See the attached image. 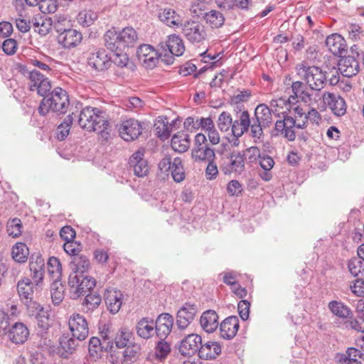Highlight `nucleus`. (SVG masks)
I'll list each match as a JSON object with an SVG mask.
<instances>
[{"label": "nucleus", "instance_id": "1", "mask_svg": "<svg viewBox=\"0 0 364 364\" xmlns=\"http://www.w3.org/2000/svg\"><path fill=\"white\" fill-rule=\"evenodd\" d=\"M78 124L83 129L97 132L101 137L107 139L109 122L101 115L97 108L86 107L80 113Z\"/></svg>", "mask_w": 364, "mask_h": 364}, {"label": "nucleus", "instance_id": "2", "mask_svg": "<svg viewBox=\"0 0 364 364\" xmlns=\"http://www.w3.org/2000/svg\"><path fill=\"white\" fill-rule=\"evenodd\" d=\"M296 72L299 77L303 79L311 91L318 92L326 85V75L319 67L309 65L303 61L296 65Z\"/></svg>", "mask_w": 364, "mask_h": 364}, {"label": "nucleus", "instance_id": "3", "mask_svg": "<svg viewBox=\"0 0 364 364\" xmlns=\"http://www.w3.org/2000/svg\"><path fill=\"white\" fill-rule=\"evenodd\" d=\"M69 106V98L67 92L60 87L55 88L50 93L44 96L40 103L38 112L41 115H46L50 110L64 114Z\"/></svg>", "mask_w": 364, "mask_h": 364}, {"label": "nucleus", "instance_id": "4", "mask_svg": "<svg viewBox=\"0 0 364 364\" xmlns=\"http://www.w3.org/2000/svg\"><path fill=\"white\" fill-rule=\"evenodd\" d=\"M160 58L166 65H171L174 56H181L185 51V45L182 38L178 35H170L165 42L159 44Z\"/></svg>", "mask_w": 364, "mask_h": 364}, {"label": "nucleus", "instance_id": "5", "mask_svg": "<svg viewBox=\"0 0 364 364\" xmlns=\"http://www.w3.org/2000/svg\"><path fill=\"white\" fill-rule=\"evenodd\" d=\"M95 284V279L91 277L70 273L68 278L70 297L73 299H78L92 289Z\"/></svg>", "mask_w": 364, "mask_h": 364}, {"label": "nucleus", "instance_id": "6", "mask_svg": "<svg viewBox=\"0 0 364 364\" xmlns=\"http://www.w3.org/2000/svg\"><path fill=\"white\" fill-rule=\"evenodd\" d=\"M191 158L194 162H206L215 160V149L211 148L204 134L198 133L195 136L191 149Z\"/></svg>", "mask_w": 364, "mask_h": 364}, {"label": "nucleus", "instance_id": "7", "mask_svg": "<svg viewBox=\"0 0 364 364\" xmlns=\"http://www.w3.org/2000/svg\"><path fill=\"white\" fill-rule=\"evenodd\" d=\"M181 26L182 34L191 43H200L207 38L205 28L198 21L188 20Z\"/></svg>", "mask_w": 364, "mask_h": 364}, {"label": "nucleus", "instance_id": "8", "mask_svg": "<svg viewBox=\"0 0 364 364\" xmlns=\"http://www.w3.org/2000/svg\"><path fill=\"white\" fill-rule=\"evenodd\" d=\"M294 128H297L296 119L291 116L284 114L282 119H279L275 122V134L274 135L293 141L296 139Z\"/></svg>", "mask_w": 364, "mask_h": 364}, {"label": "nucleus", "instance_id": "9", "mask_svg": "<svg viewBox=\"0 0 364 364\" xmlns=\"http://www.w3.org/2000/svg\"><path fill=\"white\" fill-rule=\"evenodd\" d=\"M306 85V83L295 81L291 84V90L296 98L309 107H312L321 100V97L318 92L307 90Z\"/></svg>", "mask_w": 364, "mask_h": 364}, {"label": "nucleus", "instance_id": "10", "mask_svg": "<svg viewBox=\"0 0 364 364\" xmlns=\"http://www.w3.org/2000/svg\"><path fill=\"white\" fill-rule=\"evenodd\" d=\"M68 325L73 337L77 340L83 341L88 336L89 328L87 321L80 314H73L69 318Z\"/></svg>", "mask_w": 364, "mask_h": 364}, {"label": "nucleus", "instance_id": "11", "mask_svg": "<svg viewBox=\"0 0 364 364\" xmlns=\"http://www.w3.org/2000/svg\"><path fill=\"white\" fill-rule=\"evenodd\" d=\"M29 88L30 90H36L41 96H46L51 89V84L48 77L36 70L29 73Z\"/></svg>", "mask_w": 364, "mask_h": 364}, {"label": "nucleus", "instance_id": "12", "mask_svg": "<svg viewBox=\"0 0 364 364\" xmlns=\"http://www.w3.org/2000/svg\"><path fill=\"white\" fill-rule=\"evenodd\" d=\"M198 312L196 304L185 303L177 311L176 325L181 330L186 329L194 320Z\"/></svg>", "mask_w": 364, "mask_h": 364}, {"label": "nucleus", "instance_id": "13", "mask_svg": "<svg viewBox=\"0 0 364 364\" xmlns=\"http://www.w3.org/2000/svg\"><path fill=\"white\" fill-rule=\"evenodd\" d=\"M120 136L127 141H133L141 134L142 127L140 122L134 119H127L119 126Z\"/></svg>", "mask_w": 364, "mask_h": 364}, {"label": "nucleus", "instance_id": "14", "mask_svg": "<svg viewBox=\"0 0 364 364\" xmlns=\"http://www.w3.org/2000/svg\"><path fill=\"white\" fill-rule=\"evenodd\" d=\"M137 58L143 66L153 68L160 58L159 50H155L150 45L140 46L137 50Z\"/></svg>", "mask_w": 364, "mask_h": 364}, {"label": "nucleus", "instance_id": "15", "mask_svg": "<svg viewBox=\"0 0 364 364\" xmlns=\"http://www.w3.org/2000/svg\"><path fill=\"white\" fill-rule=\"evenodd\" d=\"M202 338L197 334H189L181 342L178 350L183 356H192L196 353L199 355Z\"/></svg>", "mask_w": 364, "mask_h": 364}, {"label": "nucleus", "instance_id": "16", "mask_svg": "<svg viewBox=\"0 0 364 364\" xmlns=\"http://www.w3.org/2000/svg\"><path fill=\"white\" fill-rule=\"evenodd\" d=\"M122 292L114 288H109L104 293V299L109 311L115 314L119 312L123 302Z\"/></svg>", "mask_w": 364, "mask_h": 364}, {"label": "nucleus", "instance_id": "17", "mask_svg": "<svg viewBox=\"0 0 364 364\" xmlns=\"http://www.w3.org/2000/svg\"><path fill=\"white\" fill-rule=\"evenodd\" d=\"M129 164L133 168L134 173L139 177L146 176L149 172V165L144 159V149H139L129 158Z\"/></svg>", "mask_w": 364, "mask_h": 364}, {"label": "nucleus", "instance_id": "18", "mask_svg": "<svg viewBox=\"0 0 364 364\" xmlns=\"http://www.w3.org/2000/svg\"><path fill=\"white\" fill-rule=\"evenodd\" d=\"M321 97L324 103L330 107L334 114L338 117L345 114L346 105L345 100L341 97L330 92H324Z\"/></svg>", "mask_w": 364, "mask_h": 364}, {"label": "nucleus", "instance_id": "19", "mask_svg": "<svg viewBox=\"0 0 364 364\" xmlns=\"http://www.w3.org/2000/svg\"><path fill=\"white\" fill-rule=\"evenodd\" d=\"M338 65L340 73L346 77L356 75L360 70L359 62L354 56L351 55L341 58Z\"/></svg>", "mask_w": 364, "mask_h": 364}, {"label": "nucleus", "instance_id": "20", "mask_svg": "<svg viewBox=\"0 0 364 364\" xmlns=\"http://www.w3.org/2000/svg\"><path fill=\"white\" fill-rule=\"evenodd\" d=\"M16 287L21 301L27 306L33 304V284L31 280L24 277L18 282Z\"/></svg>", "mask_w": 364, "mask_h": 364}, {"label": "nucleus", "instance_id": "21", "mask_svg": "<svg viewBox=\"0 0 364 364\" xmlns=\"http://www.w3.org/2000/svg\"><path fill=\"white\" fill-rule=\"evenodd\" d=\"M173 318L169 314H160L154 322L156 334L159 338H166L171 331Z\"/></svg>", "mask_w": 364, "mask_h": 364}, {"label": "nucleus", "instance_id": "22", "mask_svg": "<svg viewBox=\"0 0 364 364\" xmlns=\"http://www.w3.org/2000/svg\"><path fill=\"white\" fill-rule=\"evenodd\" d=\"M88 65L97 70H107L112 65V60L105 50H99L90 54Z\"/></svg>", "mask_w": 364, "mask_h": 364}, {"label": "nucleus", "instance_id": "23", "mask_svg": "<svg viewBox=\"0 0 364 364\" xmlns=\"http://www.w3.org/2000/svg\"><path fill=\"white\" fill-rule=\"evenodd\" d=\"M239 328V319L236 316L226 318L220 326V336L224 339L234 338Z\"/></svg>", "mask_w": 364, "mask_h": 364}, {"label": "nucleus", "instance_id": "24", "mask_svg": "<svg viewBox=\"0 0 364 364\" xmlns=\"http://www.w3.org/2000/svg\"><path fill=\"white\" fill-rule=\"evenodd\" d=\"M80 32L75 29L64 30L58 37V42L65 48H74L82 41Z\"/></svg>", "mask_w": 364, "mask_h": 364}, {"label": "nucleus", "instance_id": "25", "mask_svg": "<svg viewBox=\"0 0 364 364\" xmlns=\"http://www.w3.org/2000/svg\"><path fill=\"white\" fill-rule=\"evenodd\" d=\"M326 46L334 55H341L347 48L345 39L338 33L328 36L326 39Z\"/></svg>", "mask_w": 364, "mask_h": 364}, {"label": "nucleus", "instance_id": "26", "mask_svg": "<svg viewBox=\"0 0 364 364\" xmlns=\"http://www.w3.org/2000/svg\"><path fill=\"white\" fill-rule=\"evenodd\" d=\"M9 338L14 343H23L29 335L27 327L23 323L16 322L6 331Z\"/></svg>", "mask_w": 364, "mask_h": 364}, {"label": "nucleus", "instance_id": "27", "mask_svg": "<svg viewBox=\"0 0 364 364\" xmlns=\"http://www.w3.org/2000/svg\"><path fill=\"white\" fill-rule=\"evenodd\" d=\"M250 126V117L247 111L242 112L238 119L232 121V133L236 138H239L247 132Z\"/></svg>", "mask_w": 364, "mask_h": 364}, {"label": "nucleus", "instance_id": "28", "mask_svg": "<svg viewBox=\"0 0 364 364\" xmlns=\"http://www.w3.org/2000/svg\"><path fill=\"white\" fill-rule=\"evenodd\" d=\"M328 308L332 314L342 320L351 319L353 316L352 310L344 303L336 300L328 304Z\"/></svg>", "mask_w": 364, "mask_h": 364}, {"label": "nucleus", "instance_id": "29", "mask_svg": "<svg viewBox=\"0 0 364 364\" xmlns=\"http://www.w3.org/2000/svg\"><path fill=\"white\" fill-rule=\"evenodd\" d=\"M202 328L207 333L214 332L218 327V316L213 310L204 311L200 318Z\"/></svg>", "mask_w": 364, "mask_h": 364}, {"label": "nucleus", "instance_id": "30", "mask_svg": "<svg viewBox=\"0 0 364 364\" xmlns=\"http://www.w3.org/2000/svg\"><path fill=\"white\" fill-rule=\"evenodd\" d=\"M221 353L220 345L215 341H208L200 345L199 358L203 360L215 359Z\"/></svg>", "mask_w": 364, "mask_h": 364}, {"label": "nucleus", "instance_id": "31", "mask_svg": "<svg viewBox=\"0 0 364 364\" xmlns=\"http://www.w3.org/2000/svg\"><path fill=\"white\" fill-rule=\"evenodd\" d=\"M245 168L244 154L239 151H233L230 155L229 168H222L225 174L231 171L241 173Z\"/></svg>", "mask_w": 364, "mask_h": 364}, {"label": "nucleus", "instance_id": "32", "mask_svg": "<svg viewBox=\"0 0 364 364\" xmlns=\"http://www.w3.org/2000/svg\"><path fill=\"white\" fill-rule=\"evenodd\" d=\"M137 335L144 339H149L156 333L154 321L148 318H142L136 326Z\"/></svg>", "mask_w": 364, "mask_h": 364}, {"label": "nucleus", "instance_id": "33", "mask_svg": "<svg viewBox=\"0 0 364 364\" xmlns=\"http://www.w3.org/2000/svg\"><path fill=\"white\" fill-rule=\"evenodd\" d=\"M171 144L175 151L180 153L186 151L190 146V139L188 134L184 132L175 134L171 139Z\"/></svg>", "mask_w": 364, "mask_h": 364}, {"label": "nucleus", "instance_id": "34", "mask_svg": "<svg viewBox=\"0 0 364 364\" xmlns=\"http://www.w3.org/2000/svg\"><path fill=\"white\" fill-rule=\"evenodd\" d=\"M159 18L167 26H179L182 24V20L180 16L173 9L167 8L161 11L159 14Z\"/></svg>", "mask_w": 364, "mask_h": 364}, {"label": "nucleus", "instance_id": "35", "mask_svg": "<svg viewBox=\"0 0 364 364\" xmlns=\"http://www.w3.org/2000/svg\"><path fill=\"white\" fill-rule=\"evenodd\" d=\"M272 112V111L268 106L260 104L257 106L255 110V118L253 119L264 125V127H269L273 122Z\"/></svg>", "mask_w": 364, "mask_h": 364}, {"label": "nucleus", "instance_id": "36", "mask_svg": "<svg viewBox=\"0 0 364 364\" xmlns=\"http://www.w3.org/2000/svg\"><path fill=\"white\" fill-rule=\"evenodd\" d=\"M105 42L107 49L112 52L121 51L124 49L119 33L114 31H108L105 34Z\"/></svg>", "mask_w": 364, "mask_h": 364}, {"label": "nucleus", "instance_id": "37", "mask_svg": "<svg viewBox=\"0 0 364 364\" xmlns=\"http://www.w3.org/2000/svg\"><path fill=\"white\" fill-rule=\"evenodd\" d=\"M203 20L212 28H220L225 22L223 14L217 10H211L204 14Z\"/></svg>", "mask_w": 364, "mask_h": 364}, {"label": "nucleus", "instance_id": "38", "mask_svg": "<svg viewBox=\"0 0 364 364\" xmlns=\"http://www.w3.org/2000/svg\"><path fill=\"white\" fill-rule=\"evenodd\" d=\"M33 307L38 311L36 319L37 326L41 329V333H43L50 328V319L48 313L43 310V308L39 304L33 302Z\"/></svg>", "mask_w": 364, "mask_h": 364}, {"label": "nucleus", "instance_id": "39", "mask_svg": "<svg viewBox=\"0 0 364 364\" xmlns=\"http://www.w3.org/2000/svg\"><path fill=\"white\" fill-rule=\"evenodd\" d=\"M71 268L73 271L71 273L83 275L90 268V261L84 255L76 256L71 262Z\"/></svg>", "mask_w": 364, "mask_h": 364}, {"label": "nucleus", "instance_id": "40", "mask_svg": "<svg viewBox=\"0 0 364 364\" xmlns=\"http://www.w3.org/2000/svg\"><path fill=\"white\" fill-rule=\"evenodd\" d=\"M29 255V250L26 245L23 242H17L12 247V258L18 263L26 262Z\"/></svg>", "mask_w": 364, "mask_h": 364}, {"label": "nucleus", "instance_id": "41", "mask_svg": "<svg viewBox=\"0 0 364 364\" xmlns=\"http://www.w3.org/2000/svg\"><path fill=\"white\" fill-rule=\"evenodd\" d=\"M124 48L135 43L138 40L136 31L132 27H126L119 32Z\"/></svg>", "mask_w": 364, "mask_h": 364}, {"label": "nucleus", "instance_id": "42", "mask_svg": "<svg viewBox=\"0 0 364 364\" xmlns=\"http://www.w3.org/2000/svg\"><path fill=\"white\" fill-rule=\"evenodd\" d=\"M101 301L102 297L100 294L93 292L87 294L82 302L83 311H92L100 306Z\"/></svg>", "mask_w": 364, "mask_h": 364}, {"label": "nucleus", "instance_id": "43", "mask_svg": "<svg viewBox=\"0 0 364 364\" xmlns=\"http://www.w3.org/2000/svg\"><path fill=\"white\" fill-rule=\"evenodd\" d=\"M97 12L90 9H85L78 14L77 21L83 27H89L97 19Z\"/></svg>", "mask_w": 364, "mask_h": 364}, {"label": "nucleus", "instance_id": "44", "mask_svg": "<svg viewBox=\"0 0 364 364\" xmlns=\"http://www.w3.org/2000/svg\"><path fill=\"white\" fill-rule=\"evenodd\" d=\"M140 347L138 345L134 344L128 346L123 351L122 363L132 364L136 362L139 355Z\"/></svg>", "mask_w": 364, "mask_h": 364}, {"label": "nucleus", "instance_id": "45", "mask_svg": "<svg viewBox=\"0 0 364 364\" xmlns=\"http://www.w3.org/2000/svg\"><path fill=\"white\" fill-rule=\"evenodd\" d=\"M105 346L101 342V340L97 337H92L90 339L89 342V354L90 356L95 360L101 357L102 350H105Z\"/></svg>", "mask_w": 364, "mask_h": 364}, {"label": "nucleus", "instance_id": "46", "mask_svg": "<svg viewBox=\"0 0 364 364\" xmlns=\"http://www.w3.org/2000/svg\"><path fill=\"white\" fill-rule=\"evenodd\" d=\"M73 113L68 115L64 121L58 127L56 132L58 139L63 141L69 134L73 121Z\"/></svg>", "mask_w": 364, "mask_h": 364}, {"label": "nucleus", "instance_id": "47", "mask_svg": "<svg viewBox=\"0 0 364 364\" xmlns=\"http://www.w3.org/2000/svg\"><path fill=\"white\" fill-rule=\"evenodd\" d=\"M171 175L176 182H181L185 178V172L182 165V160L176 157L172 162Z\"/></svg>", "mask_w": 364, "mask_h": 364}, {"label": "nucleus", "instance_id": "48", "mask_svg": "<svg viewBox=\"0 0 364 364\" xmlns=\"http://www.w3.org/2000/svg\"><path fill=\"white\" fill-rule=\"evenodd\" d=\"M50 294L53 303L58 305L64 298V287L58 280H54L50 287Z\"/></svg>", "mask_w": 364, "mask_h": 364}, {"label": "nucleus", "instance_id": "49", "mask_svg": "<svg viewBox=\"0 0 364 364\" xmlns=\"http://www.w3.org/2000/svg\"><path fill=\"white\" fill-rule=\"evenodd\" d=\"M31 22L35 28H38V32L41 35H46L52 26V21L50 18L34 17Z\"/></svg>", "mask_w": 364, "mask_h": 364}, {"label": "nucleus", "instance_id": "50", "mask_svg": "<svg viewBox=\"0 0 364 364\" xmlns=\"http://www.w3.org/2000/svg\"><path fill=\"white\" fill-rule=\"evenodd\" d=\"M48 271L53 280H58L61 276L62 267L58 258L51 257L48 261Z\"/></svg>", "mask_w": 364, "mask_h": 364}, {"label": "nucleus", "instance_id": "51", "mask_svg": "<svg viewBox=\"0 0 364 364\" xmlns=\"http://www.w3.org/2000/svg\"><path fill=\"white\" fill-rule=\"evenodd\" d=\"M264 127V125L255 119H252V121L250 120V126L249 127L250 129V136L253 138L255 143L262 141L264 137L263 128Z\"/></svg>", "mask_w": 364, "mask_h": 364}, {"label": "nucleus", "instance_id": "52", "mask_svg": "<svg viewBox=\"0 0 364 364\" xmlns=\"http://www.w3.org/2000/svg\"><path fill=\"white\" fill-rule=\"evenodd\" d=\"M22 223L20 219L15 218L7 222L6 230L9 236L14 238L19 237L22 233Z\"/></svg>", "mask_w": 364, "mask_h": 364}, {"label": "nucleus", "instance_id": "53", "mask_svg": "<svg viewBox=\"0 0 364 364\" xmlns=\"http://www.w3.org/2000/svg\"><path fill=\"white\" fill-rule=\"evenodd\" d=\"M100 336L102 339L101 342L105 346V350L108 351L113 347V341L114 337V333L108 326H104L102 330L100 331Z\"/></svg>", "mask_w": 364, "mask_h": 364}, {"label": "nucleus", "instance_id": "54", "mask_svg": "<svg viewBox=\"0 0 364 364\" xmlns=\"http://www.w3.org/2000/svg\"><path fill=\"white\" fill-rule=\"evenodd\" d=\"M75 338L63 336L60 340V345L65 353L72 354L78 345Z\"/></svg>", "mask_w": 364, "mask_h": 364}, {"label": "nucleus", "instance_id": "55", "mask_svg": "<svg viewBox=\"0 0 364 364\" xmlns=\"http://www.w3.org/2000/svg\"><path fill=\"white\" fill-rule=\"evenodd\" d=\"M232 119L230 113L223 112L218 117V127L221 132H226L232 128Z\"/></svg>", "mask_w": 364, "mask_h": 364}, {"label": "nucleus", "instance_id": "56", "mask_svg": "<svg viewBox=\"0 0 364 364\" xmlns=\"http://www.w3.org/2000/svg\"><path fill=\"white\" fill-rule=\"evenodd\" d=\"M131 337L132 333L124 329L119 331L114 337L116 346L119 348L126 347Z\"/></svg>", "mask_w": 364, "mask_h": 364}, {"label": "nucleus", "instance_id": "57", "mask_svg": "<svg viewBox=\"0 0 364 364\" xmlns=\"http://www.w3.org/2000/svg\"><path fill=\"white\" fill-rule=\"evenodd\" d=\"M164 339L161 338L155 348L156 357L160 360L166 358L171 352L170 345L164 341Z\"/></svg>", "mask_w": 364, "mask_h": 364}, {"label": "nucleus", "instance_id": "58", "mask_svg": "<svg viewBox=\"0 0 364 364\" xmlns=\"http://www.w3.org/2000/svg\"><path fill=\"white\" fill-rule=\"evenodd\" d=\"M343 355L348 358V362H353L355 364H363L364 355L355 348H349Z\"/></svg>", "mask_w": 364, "mask_h": 364}, {"label": "nucleus", "instance_id": "59", "mask_svg": "<svg viewBox=\"0 0 364 364\" xmlns=\"http://www.w3.org/2000/svg\"><path fill=\"white\" fill-rule=\"evenodd\" d=\"M294 119H296L297 129H304L307 126L306 115L307 113L305 110L300 107H296L294 109Z\"/></svg>", "mask_w": 364, "mask_h": 364}, {"label": "nucleus", "instance_id": "60", "mask_svg": "<svg viewBox=\"0 0 364 364\" xmlns=\"http://www.w3.org/2000/svg\"><path fill=\"white\" fill-rule=\"evenodd\" d=\"M112 55L109 56L112 63H114L119 67L123 68L127 65L129 58L127 55L122 50L121 51L112 52Z\"/></svg>", "mask_w": 364, "mask_h": 364}, {"label": "nucleus", "instance_id": "61", "mask_svg": "<svg viewBox=\"0 0 364 364\" xmlns=\"http://www.w3.org/2000/svg\"><path fill=\"white\" fill-rule=\"evenodd\" d=\"M363 262L360 259L353 257L348 261V267L350 274L354 277H358L360 274L363 275L361 271Z\"/></svg>", "mask_w": 364, "mask_h": 364}, {"label": "nucleus", "instance_id": "62", "mask_svg": "<svg viewBox=\"0 0 364 364\" xmlns=\"http://www.w3.org/2000/svg\"><path fill=\"white\" fill-rule=\"evenodd\" d=\"M209 2H200V1H191L190 11L195 16L200 17L203 16L204 11L206 9L207 5Z\"/></svg>", "mask_w": 364, "mask_h": 364}, {"label": "nucleus", "instance_id": "63", "mask_svg": "<svg viewBox=\"0 0 364 364\" xmlns=\"http://www.w3.org/2000/svg\"><path fill=\"white\" fill-rule=\"evenodd\" d=\"M31 272L43 271L45 268V262L40 255H32L29 263Z\"/></svg>", "mask_w": 364, "mask_h": 364}, {"label": "nucleus", "instance_id": "64", "mask_svg": "<svg viewBox=\"0 0 364 364\" xmlns=\"http://www.w3.org/2000/svg\"><path fill=\"white\" fill-rule=\"evenodd\" d=\"M156 131L157 132L158 136L163 139H167L169 136V134L171 132V127L167 124H165L164 122H158L157 124H155Z\"/></svg>", "mask_w": 364, "mask_h": 364}]
</instances>
